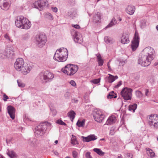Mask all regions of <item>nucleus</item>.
<instances>
[{
  "instance_id": "79ce46f5",
  "label": "nucleus",
  "mask_w": 158,
  "mask_h": 158,
  "mask_svg": "<svg viewBox=\"0 0 158 158\" xmlns=\"http://www.w3.org/2000/svg\"><path fill=\"white\" fill-rule=\"evenodd\" d=\"M119 66H122L125 63L127 62V60H125L124 61H123V60H119Z\"/></svg>"
},
{
  "instance_id": "8fccbe9b",
  "label": "nucleus",
  "mask_w": 158,
  "mask_h": 158,
  "mask_svg": "<svg viewBox=\"0 0 158 158\" xmlns=\"http://www.w3.org/2000/svg\"><path fill=\"white\" fill-rule=\"evenodd\" d=\"M122 84V82L121 81H120L118 84L114 86L115 88H118Z\"/></svg>"
},
{
  "instance_id": "412c9836",
  "label": "nucleus",
  "mask_w": 158,
  "mask_h": 158,
  "mask_svg": "<svg viewBox=\"0 0 158 158\" xmlns=\"http://www.w3.org/2000/svg\"><path fill=\"white\" fill-rule=\"evenodd\" d=\"M101 14L99 12H97L94 16L93 18V21L94 23H98L101 22Z\"/></svg>"
},
{
  "instance_id": "338daca9",
  "label": "nucleus",
  "mask_w": 158,
  "mask_h": 158,
  "mask_svg": "<svg viewBox=\"0 0 158 158\" xmlns=\"http://www.w3.org/2000/svg\"><path fill=\"white\" fill-rule=\"evenodd\" d=\"M106 124L107 125H108L109 124V118L107 119L106 122Z\"/></svg>"
},
{
  "instance_id": "9d476101",
  "label": "nucleus",
  "mask_w": 158,
  "mask_h": 158,
  "mask_svg": "<svg viewBox=\"0 0 158 158\" xmlns=\"http://www.w3.org/2000/svg\"><path fill=\"white\" fill-rule=\"evenodd\" d=\"M139 37L138 33L135 31L134 37L131 42V47L133 51H135L139 46Z\"/></svg>"
},
{
  "instance_id": "09e8293b",
  "label": "nucleus",
  "mask_w": 158,
  "mask_h": 158,
  "mask_svg": "<svg viewBox=\"0 0 158 158\" xmlns=\"http://www.w3.org/2000/svg\"><path fill=\"white\" fill-rule=\"evenodd\" d=\"M85 156L86 158H92L90 155V152H86L85 154Z\"/></svg>"
},
{
  "instance_id": "a18cd8bd",
  "label": "nucleus",
  "mask_w": 158,
  "mask_h": 158,
  "mask_svg": "<svg viewBox=\"0 0 158 158\" xmlns=\"http://www.w3.org/2000/svg\"><path fill=\"white\" fill-rule=\"evenodd\" d=\"M100 78L94 79L91 81V82L94 84H97L100 81Z\"/></svg>"
},
{
  "instance_id": "13d9d810",
  "label": "nucleus",
  "mask_w": 158,
  "mask_h": 158,
  "mask_svg": "<svg viewBox=\"0 0 158 158\" xmlns=\"http://www.w3.org/2000/svg\"><path fill=\"white\" fill-rule=\"evenodd\" d=\"M12 138H11L10 139H6V143L7 144L9 143L12 140Z\"/></svg>"
},
{
  "instance_id": "ea45409f",
  "label": "nucleus",
  "mask_w": 158,
  "mask_h": 158,
  "mask_svg": "<svg viewBox=\"0 0 158 158\" xmlns=\"http://www.w3.org/2000/svg\"><path fill=\"white\" fill-rule=\"evenodd\" d=\"M46 17L50 20H52L53 18L52 15L49 13H47L46 14Z\"/></svg>"
},
{
  "instance_id": "393cba45",
  "label": "nucleus",
  "mask_w": 158,
  "mask_h": 158,
  "mask_svg": "<svg viewBox=\"0 0 158 158\" xmlns=\"http://www.w3.org/2000/svg\"><path fill=\"white\" fill-rule=\"evenodd\" d=\"M6 154L10 158H15L16 156V153L11 150H7Z\"/></svg>"
},
{
  "instance_id": "c9c22d12",
  "label": "nucleus",
  "mask_w": 158,
  "mask_h": 158,
  "mask_svg": "<svg viewBox=\"0 0 158 158\" xmlns=\"http://www.w3.org/2000/svg\"><path fill=\"white\" fill-rule=\"evenodd\" d=\"M29 34L26 33L22 35L21 39L24 40H27L29 38Z\"/></svg>"
},
{
  "instance_id": "69168bd1",
  "label": "nucleus",
  "mask_w": 158,
  "mask_h": 158,
  "mask_svg": "<svg viewBox=\"0 0 158 158\" xmlns=\"http://www.w3.org/2000/svg\"><path fill=\"white\" fill-rule=\"evenodd\" d=\"M118 19L119 21H121L122 20V19L121 18H120V17H119L118 18Z\"/></svg>"
},
{
  "instance_id": "7ed1b4c3",
  "label": "nucleus",
  "mask_w": 158,
  "mask_h": 158,
  "mask_svg": "<svg viewBox=\"0 0 158 158\" xmlns=\"http://www.w3.org/2000/svg\"><path fill=\"white\" fill-rule=\"evenodd\" d=\"M68 52L65 48H61L57 49L53 57V59L59 62L65 61L68 57Z\"/></svg>"
},
{
  "instance_id": "052dcab7",
  "label": "nucleus",
  "mask_w": 158,
  "mask_h": 158,
  "mask_svg": "<svg viewBox=\"0 0 158 158\" xmlns=\"http://www.w3.org/2000/svg\"><path fill=\"white\" fill-rule=\"evenodd\" d=\"M114 42V40L113 39H109V43H113Z\"/></svg>"
},
{
  "instance_id": "e433bc0d",
  "label": "nucleus",
  "mask_w": 158,
  "mask_h": 158,
  "mask_svg": "<svg viewBox=\"0 0 158 158\" xmlns=\"http://www.w3.org/2000/svg\"><path fill=\"white\" fill-rule=\"evenodd\" d=\"M117 23V20L116 19L114 18L109 23V27L115 25Z\"/></svg>"
},
{
  "instance_id": "37998d69",
  "label": "nucleus",
  "mask_w": 158,
  "mask_h": 158,
  "mask_svg": "<svg viewBox=\"0 0 158 158\" xmlns=\"http://www.w3.org/2000/svg\"><path fill=\"white\" fill-rule=\"evenodd\" d=\"M56 123L57 124L61 125L66 126V124L65 123L60 119L57 120L56 121Z\"/></svg>"
},
{
  "instance_id": "cd10ccee",
  "label": "nucleus",
  "mask_w": 158,
  "mask_h": 158,
  "mask_svg": "<svg viewBox=\"0 0 158 158\" xmlns=\"http://www.w3.org/2000/svg\"><path fill=\"white\" fill-rule=\"evenodd\" d=\"M96 56L97 58L99 66H102L103 64V61L102 58L100 54L98 53L96 55Z\"/></svg>"
},
{
  "instance_id": "7c9ffc66",
  "label": "nucleus",
  "mask_w": 158,
  "mask_h": 158,
  "mask_svg": "<svg viewBox=\"0 0 158 158\" xmlns=\"http://www.w3.org/2000/svg\"><path fill=\"white\" fill-rule=\"evenodd\" d=\"M118 77L117 76H113L109 74V83H112L114 82L115 80L117 79Z\"/></svg>"
},
{
  "instance_id": "f704fd0d",
  "label": "nucleus",
  "mask_w": 158,
  "mask_h": 158,
  "mask_svg": "<svg viewBox=\"0 0 158 158\" xmlns=\"http://www.w3.org/2000/svg\"><path fill=\"white\" fill-rule=\"evenodd\" d=\"M71 143L72 144L75 145L78 144L75 136L73 135H72V138L71 139Z\"/></svg>"
},
{
  "instance_id": "f8f14e48",
  "label": "nucleus",
  "mask_w": 158,
  "mask_h": 158,
  "mask_svg": "<svg viewBox=\"0 0 158 158\" xmlns=\"http://www.w3.org/2000/svg\"><path fill=\"white\" fill-rule=\"evenodd\" d=\"M71 34L75 43L81 44L82 42V38L79 32L74 31L72 32Z\"/></svg>"
},
{
  "instance_id": "b1692460",
  "label": "nucleus",
  "mask_w": 158,
  "mask_h": 158,
  "mask_svg": "<svg viewBox=\"0 0 158 158\" xmlns=\"http://www.w3.org/2000/svg\"><path fill=\"white\" fill-rule=\"evenodd\" d=\"M41 124L43 127L44 130H45L46 131L47 129L50 130L52 128V124L50 123L45 122Z\"/></svg>"
},
{
  "instance_id": "58836bf2",
  "label": "nucleus",
  "mask_w": 158,
  "mask_h": 158,
  "mask_svg": "<svg viewBox=\"0 0 158 158\" xmlns=\"http://www.w3.org/2000/svg\"><path fill=\"white\" fill-rule=\"evenodd\" d=\"M135 94L138 98H141L142 97L143 94L139 90H137L135 92Z\"/></svg>"
},
{
  "instance_id": "864d4df0",
  "label": "nucleus",
  "mask_w": 158,
  "mask_h": 158,
  "mask_svg": "<svg viewBox=\"0 0 158 158\" xmlns=\"http://www.w3.org/2000/svg\"><path fill=\"white\" fill-rule=\"evenodd\" d=\"M72 26L76 29H79L80 28V26L78 24H72Z\"/></svg>"
},
{
  "instance_id": "2f4dec72",
  "label": "nucleus",
  "mask_w": 158,
  "mask_h": 158,
  "mask_svg": "<svg viewBox=\"0 0 158 158\" xmlns=\"http://www.w3.org/2000/svg\"><path fill=\"white\" fill-rule=\"evenodd\" d=\"M93 151L100 156H103L104 155V153L102 152L100 149L94 148L93 149Z\"/></svg>"
},
{
  "instance_id": "5fc2aeb1",
  "label": "nucleus",
  "mask_w": 158,
  "mask_h": 158,
  "mask_svg": "<svg viewBox=\"0 0 158 158\" xmlns=\"http://www.w3.org/2000/svg\"><path fill=\"white\" fill-rule=\"evenodd\" d=\"M3 100L4 101H6L9 98L5 94H4L3 95Z\"/></svg>"
},
{
  "instance_id": "9b49d317",
  "label": "nucleus",
  "mask_w": 158,
  "mask_h": 158,
  "mask_svg": "<svg viewBox=\"0 0 158 158\" xmlns=\"http://www.w3.org/2000/svg\"><path fill=\"white\" fill-rule=\"evenodd\" d=\"M24 61L23 59L19 58L17 59L16 61L14 63V67L18 71H20L24 66Z\"/></svg>"
},
{
  "instance_id": "aec40b11",
  "label": "nucleus",
  "mask_w": 158,
  "mask_h": 158,
  "mask_svg": "<svg viewBox=\"0 0 158 158\" xmlns=\"http://www.w3.org/2000/svg\"><path fill=\"white\" fill-rule=\"evenodd\" d=\"M5 50L6 52L5 54L6 58L11 57L14 55V48L12 47L7 48Z\"/></svg>"
},
{
  "instance_id": "4d7b16f0",
  "label": "nucleus",
  "mask_w": 158,
  "mask_h": 158,
  "mask_svg": "<svg viewBox=\"0 0 158 158\" xmlns=\"http://www.w3.org/2000/svg\"><path fill=\"white\" fill-rule=\"evenodd\" d=\"M52 11L55 12H56L57 11L58 9L56 7H52Z\"/></svg>"
},
{
  "instance_id": "72a5a7b5",
  "label": "nucleus",
  "mask_w": 158,
  "mask_h": 158,
  "mask_svg": "<svg viewBox=\"0 0 158 158\" xmlns=\"http://www.w3.org/2000/svg\"><path fill=\"white\" fill-rule=\"evenodd\" d=\"M85 120L84 119L82 121H80L79 120H78L77 123V125L79 127H83L85 125Z\"/></svg>"
},
{
  "instance_id": "423d86ee",
  "label": "nucleus",
  "mask_w": 158,
  "mask_h": 158,
  "mask_svg": "<svg viewBox=\"0 0 158 158\" xmlns=\"http://www.w3.org/2000/svg\"><path fill=\"white\" fill-rule=\"evenodd\" d=\"M148 124L154 128L158 129V115L152 114L148 117Z\"/></svg>"
},
{
  "instance_id": "6e6552de",
  "label": "nucleus",
  "mask_w": 158,
  "mask_h": 158,
  "mask_svg": "<svg viewBox=\"0 0 158 158\" xmlns=\"http://www.w3.org/2000/svg\"><path fill=\"white\" fill-rule=\"evenodd\" d=\"M35 39L36 44L38 46L40 47L44 46L47 41L46 36L41 34L37 35Z\"/></svg>"
},
{
  "instance_id": "bf43d9fd",
  "label": "nucleus",
  "mask_w": 158,
  "mask_h": 158,
  "mask_svg": "<svg viewBox=\"0 0 158 158\" xmlns=\"http://www.w3.org/2000/svg\"><path fill=\"white\" fill-rule=\"evenodd\" d=\"M72 101L74 103H77L78 102V100L76 98L72 99Z\"/></svg>"
},
{
  "instance_id": "c85d7f7f",
  "label": "nucleus",
  "mask_w": 158,
  "mask_h": 158,
  "mask_svg": "<svg viewBox=\"0 0 158 158\" xmlns=\"http://www.w3.org/2000/svg\"><path fill=\"white\" fill-rule=\"evenodd\" d=\"M137 105L136 104L131 105L129 106V110L132 112H134L137 108Z\"/></svg>"
},
{
  "instance_id": "a19ab883",
  "label": "nucleus",
  "mask_w": 158,
  "mask_h": 158,
  "mask_svg": "<svg viewBox=\"0 0 158 158\" xmlns=\"http://www.w3.org/2000/svg\"><path fill=\"white\" fill-rule=\"evenodd\" d=\"M17 82L18 83V85L19 87L23 88L25 86V84L22 82L21 81H19V80H17Z\"/></svg>"
},
{
  "instance_id": "f03ea898",
  "label": "nucleus",
  "mask_w": 158,
  "mask_h": 158,
  "mask_svg": "<svg viewBox=\"0 0 158 158\" xmlns=\"http://www.w3.org/2000/svg\"><path fill=\"white\" fill-rule=\"evenodd\" d=\"M15 25L18 28L25 29H29L31 25L29 21L23 16H19L16 17Z\"/></svg>"
},
{
  "instance_id": "c756f323",
  "label": "nucleus",
  "mask_w": 158,
  "mask_h": 158,
  "mask_svg": "<svg viewBox=\"0 0 158 158\" xmlns=\"http://www.w3.org/2000/svg\"><path fill=\"white\" fill-rule=\"evenodd\" d=\"M116 117L114 115L109 117V124L114 123L116 121Z\"/></svg>"
},
{
  "instance_id": "3c124183",
  "label": "nucleus",
  "mask_w": 158,
  "mask_h": 158,
  "mask_svg": "<svg viewBox=\"0 0 158 158\" xmlns=\"http://www.w3.org/2000/svg\"><path fill=\"white\" fill-rule=\"evenodd\" d=\"M50 110L51 111V112L52 113V114H53V116H55L56 115L57 112L56 110H52V109H50Z\"/></svg>"
},
{
  "instance_id": "4be33fe9",
  "label": "nucleus",
  "mask_w": 158,
  "mask_h": 158,
  "mask_svg": "<svg viewBox=\"0 0 158 158\" xmlns=\"http://www.w3.org/2000/svg\"><path fill=\"white\" fill-rule=\"evenodd\" d=\"M135 10V7L131 5L128 6L126 10V12L131 15H132L134 14Z\"/></svg>"
},
{
  "instance_id": "1a4fd4ad",
  "label": "nucleus",
  "mask_w": 158,
  "mask_h": 158,
  "mask_svg": "<svg viewBox=\"0 0 158 158\" xmlns=\"http://www.w3.org/2000/svg\"><path fill=\"white\" fill-rule=\"evenodd\" d=\"M93 114L94 120L98 123L101 122L104 118V114L98 110H95Z\"/></svg>"
},
{
  "instance_id": "4c0bfd02",
  "label": "nucleus",
  "mask_w": 158,
  "mask_h": 158,
  "mask_svg": "<svg viewBox=\"0 0 158 158\" xmlns=\"http://www.w3.org/2000/svg\"><path fill=\"white\" fill-rule=\"evenodd\" d=\"M117 97L116 94L114 91L109 93V98H116Z\"/></svg>"
},
{
  "instance_id": "473e14b6",
  "label": "nucleus",
  "mask_w": 158,
  "mask_h": 158,
  "mask_svg": "<svg viewBox=\"0 0 158 158\" xmlns=\"http://www.w3.org/2000/svg\"><path fill=\"white\" fill-rule=\"evenodd\" d=\"M5 51L4 50L0 49V58L2 59L6 58L5 54Z\"/></svg>"
},
{
  "instance_id": "5701e85b",
  "label": "nucleus",
  "mask_w": 158,
  "mask_h": 158,
  "mask_svg": "<svg viewBox=\"0 0 158 158\" xmlns=\"http://www.w3.org/2000/svg\"><path fill=\"white\" fill-rule=\"evenodd\" d=\"M28 143L31 146L33 147L37 146L39 143L37 139L32 138L29 139Z\"/></svg>"
},
{
  "instance_id": "4468645a",
  "label": "nucleus",
  "mask_w": 158,
  "mask_h": 158,
  "mask_svg": "<svg viewBox=\"0 0 158 158\" xmlns=\"http://www.w3.org/2000/svg\"><path fill=\"white\" fill-rule=\"evenodd\" d=\"M32 67V64H28L24 65L20 71H21L23 74L26 75L30 72Z\"/></svg>"
},
{
  "instance_id": "39448f33",
  "label": "nucleus",
  "mask_w": 158,
  "mask_h": 158,
  "mask_svg": "<svg viewBox=\"0 0 158 158\" xmlns=\"http://www.w3.org/2000/svg\"><path fill=\"white\" fill-rule=\"evenodd\" d=\"M78 67L77 66L71 64H68L62 69V71L68 75L72 76L77 71Z\"/></svg>"
},
{
  "instance_id": "c03bdc74",
  "label": "nucleus",
  "mask_w": 158,
  "mask_h": 158,
  "mask_svg": "<svg viewBox=\"0 0 158 158\" xmlns=\"http://www.w3.org/2000/svg\"><path fill=\"white\" fill-rule=\"evenodd\" d=\"M115 131L116 129L115 127H113L110 128V133L112 135H113L115 133Z\"/></svg>"
},
{
  "instance_id": "680f3d73",
  "label": "nucleus",
  "mask_w": 158,
  "mask_h": 158,
  "mask_svg": "<svg viewBox=\"0 0 158 158\" xmlns=\"http://www.w3.org/2000/svg\"><path fill=\"white\" fill-rule=\"evenodd\" d=\"M148 92H149V91H148V89H146L145 90V95L146 96L148 94Z\"/></svg>"
},
{
  "instance_id": "6ab92c4d",
  "label": "nucleus",
  "mask_w": 158,
  "mask_h": 158,
  "mask_svg": "<svg viewBox=\"0 0 158 158\" xmlns=\"http://www.w3.org/2000/svg\"><path fill=\"white\" fill-rule=\"evenodd\" d=\"M128 35L127 34L123 33L121 37V42L123 44H127L129 43Z\"/></svg>"
},
{
  "instance_id": "ddd939ff",
  "label": "nucleus",
  "mask_w": 158,
  "mask_h": 158,
  "mask_svg": "<svg viewBox=\"0 0 158 158\" xmlns=\"http://www.w3.org/2000/svg\"><path fill=\"white\" fill-rule=\"evenodd\" d=\"M46 132V131L43 128V127L40 123L35 128V135L37 137H39L42 136Z\"/></svg>"
},
{
  "instance_id": "de8ad7c7",
  "label": "nucleus",
  "mask_w": 158,
  "mask_h": 158,
  "mask_svg": "<svg viewBox=\"0 0 158 158\" xmlns=\"http://www.w3.org/2000/svg\"><path fill=\"white\" fill-rule=\"evenodd\" d=\"M73 156L74 158H77V153L75 151H73L72 152Z\"/></svg>"
},
{
  "instance_id": "dca6fc26",
  "label": "nucleus",
  "mask_w": 158,
  "mask_h": 158,
  "mask_svg": "<svg viewBox=\"0 0 158 158\" xmlns=\"http://www.w3.org/2000/svg\"><path fill=\"white\" fill-rule=\"evenodd\" d=\"M45 3L46 2L43 1H38L34 3V5L35 8L38 9L40 10H43L45 6Z\"/></svg>"
},
{
  "instance_id": "a211bd4d",
  "label": "nucleus",
  "mask_w": 158,
  "mask_h": 158,
  "mask_svg": "<svg viewBox=\"0 0 158 158\" xmlns=\"http://www.w3.org/2000/svg\"><path fill=\"white\" fill-rule=\"evenodd\" d=\"M81 137L82 139V140L86 142L94 141L97 139V137L94 135H90L86 137L82 136Z\"/></svg>"
},
{
  "instance_id": "f3484780",
  "label": "nucleus",
  "mask_w": 158,
  "mask_h": 158,
  "mask_svg": "<svg viewBox=\"0 0 158 158\" xmlns=\"http://www.w3.org/2000/svg\"><path fill=\"white\" fill-rule=\"evenodd\" d=\"M8 113L9 114L10 117L12 119H14L15 118V109L12 106H9L7 107Z\"/></svg>"
},
{
  "instance_id": "774afa93",
  "label": "nucleus",
  "mask_w": 158,
  "mask_h": 158,
  "mask_svg": "<svg viewBox=\"0 0 158 158\" xmlns=\"http://www.w3.org/2000/svg\"><path fill=\"white\" fill-rule=\"evenodd\" d=\"M58 141L57 140H56L55 141L54 143L55 144H57L58 143Z\"/></svg>"
},
{
  "instance_id": "a878e982",
  "label": "nucleus",
  "mask_w": 158,
  "mask_h": 158,
  "mask_svg": "<svg viewBox=\"0 0 158 158\" xmlns=\"http://www.w3.org/2000/svg\"><path fill=\"white\" fill-rule=\"evenodd\" d=\"M67 114L68 116L69 117L71 120L73 121L76 115L75 112L73 110H71Z\"/></svg>"
},
{
  "instance_id": "603ef678",
  "label": "nucleus",
  "mask_w": 158,
  "mask_h": 158,
  "mask_svg": "<svg viewBox=\"0 0 158 158\" xmlns=\"http://www.w3.org/2000/svg\"><path fill=\"white\" fill-rule=\"evenodd\" d=\"M70 84L73 86H75L76 85L75 82L73 80H71L70 81Z\"/></svg>"
},
{
  "instance_id": "49530a36",
  "label": "nucleus",
  "mask_w": 158,
  "mask_h": 158,
  "mask_svg": "<svg viewBox=\"0 0 158 158\" xmlns=\"http://www.w3.org/2000/svg\"><path fill=\"white\" fill-rule=\"evenodd\" d=\"M4 37L6 38V39L8 41H10L11 42H13V40L10 39V37L8 36V35L7 34H5L4 35Z\"/></svg>"
},
{
  "instance_id": "0e129e2a",
  "label": "nucleus",
  "mask_w": 158,
  "mask_h": 158,
  "mask_svg": "<svg viewBox=\"0 0 158 158\" xmlns=\"http://www.w3.org/2000/svg\"><path fill=\"white\" fill-rule=\"evenodd\" d=\"M117 158H122V156L121 155H119L118 156Z\"/></svg>"
},
{
  "instance_id": "2eb2a0df",
  "label": "nucleus",
  "mask_w": 158,
  "mask_h": 158,
  "mask_svg": "<svg viewBox=\"0 0 158 158\" xmlns=\"http://www.w3.org/2000/svg\"><path fill=\"white\" fill-rule=\"evenodd\" d=\"M0 6L4 10H8L10 7L9 0H0Z\"/></svg>"
},
{
  "instance_id": "6e6d98bb",
  "label": "nucleus",
  "mask_w": 158,
  "mask_h": 158,
  "mask_svg": "<svg viewBox=\"0 0 158 158\" xmlns=\"http://www.w3.org/2000/svg\"><path fill=\"white\" fill-rule=\"evenodd\" d=\"M104 41L107 44L109 43V38L108 36L105 37L104 38Z\"/></svg>"
},
{
  "instance_id": "0eeeda50",
  "label": "nucleus",
  "mask_w": 158,
  "mask_h": 158,
  "mask_svg": "<svg viewBox=\"0 0 158 158\" xmlns=\"http://www.w3.org/2000/svg\"><path fill=\"white\" fill-rule=\"evenodd\" d=\"M132 89L125 87L123 88L120 92V94L122 97L126 100H130L131 98Z\"/></svg>"
},
{
  "instance_id": "bb28decb",
  "label": "nucleus",
  "mask_w": 158,
  "mask_h": 158,
  "mask_svg": "<svg viewBox=\"0 0 158 158\" xmlns=\"http://www.w3.org/2000/svg\"><path fill=\"white\" fill-rule=\"evenodd\" d=\"M146 149L147 151V154L150 157L152 158L155 156V153L151 149L147 148Z\"/></svg>"
},
{
  "instance_id": "f257e3e1",
  "label": "nucleus",
  "mask_w": 158,
  "mask_h": 158,
  "mask_svg": "<svg viewBox=\"0 0 158 158\" xmlns=\"http://www.w3.org/2000/svg\"><path fill=\"white\" fill-rule=\"evenodd\" d=\"M154 49L150 47L145 48L143 51L141 57L138 60V63L142 66H148L153 59Z\"/></svg>"
},
{
  "instance_id": "e2e57ef3",
  "label": "nucleus",
  "mask_w": 158,
  "mask_h": 158,
  "mask_svg": "<svg viewBox=\"0 0 158 158\" xmlns=\"http://www.w3.org/2000/svg\"><path fill=\"white\" fill-rule=\"evenodd\" d=\"M54 153L56 155V156H58L59 154L58 153L57 151H54Z\"/></svg>"
},
{
  "instance_id": "20e7f679",
  "label": "nucleus",
  "mask_w": 158,
  "mask_h": 158,
  "mask_svg": "<svg viewBox=\"0 0 158 158\" xmlns=\"http://www.w3.org/2000/svg\"><path fill=\"white\" fill-rule=\"evenodd\" d=\"M39 76L42 81L46 83L51 81L54 78V75L52 73L46 70L40 73Z\"/></svg>"
}]
</instances>
